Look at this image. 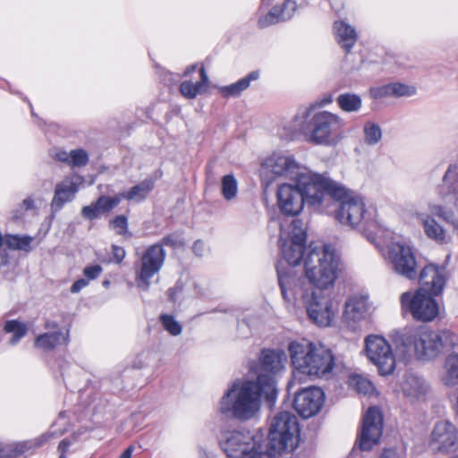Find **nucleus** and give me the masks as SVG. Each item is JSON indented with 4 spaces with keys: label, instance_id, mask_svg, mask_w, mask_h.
I'll return each mask as SVG.
<instances>
[{
    "label": "nucleus",
    "instance_id": "obj_59",
    "mask_svg": "<svg viewBox=\"0 0 458 458\" xmlns=\"http://www.w3.org/2000/svg\"><path fill=\"white\" fill-rule=\"evenodd\" d=\"M91 206L95 208L94 209L98 216L102 213H105L104 210H102V208L98 206V199L95 203H92Z\"/></svg>",
    "mask_w": 458,
    "mask_h": 458
},
{
    "label": "nucleus",
    "instance_id": "obj_25",
    "mask_svg": "<svg viewBox=\"0 0 458 458\" xmlns=\"http://www.w3.org/2000/svg\"><path fill=\"white\" fill-rule=\"evenodd\" d=\"M284 354L271 350H265L261 352L259 363L256 367H251V370L257 374V383L259 384V376L266 375L271 377L275 382V375L283 369Z\"/></svg>",
    "mask_w": 458,
    "mask_h": 458
},
{
    "label": "nucleus",
    "instance_id": "obj_54",
    "mask_svg": "<svg viewBox=\"0 0 458 458\" xmlns=\"http://www.w3.org/2000/svg\"><path fill=\"white\" fill-rule=\"evenodd\" d=\"M9 267H12L13 268L15 267V264H10L6 257H2L0 263V270L2 271V273L8 274Z\"/></svg>",
    "mask_w": 458,
    "mask_h": 458
},
{
    "label": "nucleus",
    "instance_id": "obj_50",
    "mask_svg": "<svg viewBox=\"0 0 458 458\" xmlns=\"http://www.w3.org/2000/svg\"><path fill=\"white\" fill-rule=\"evenodd\" d=\"M112 250H113L114 259L115 260V262L116 263L122 262L125 257V250L122 247H119L116 245L112 246Z\"/></svg>",
    "mask_w": 458,
    "mask_h": 458
},
{
    "label": "nucleus",
    "instance_id": "obj_61",
    "mask_svg": "<svg viewBox=\"0 0 458 458\" xmlns=\"http://www.w3.org/2000/svg\"><path fill=\"white\" fill-rule=\"evenodd\" d=\"M300 115H301V118H303V119H304V118H307V117L310 115V110H309L308 108L304 109V110H303V112H301V113L300 114ZM298 116H299V114H298L296 117H298Z\"/></svg>",
    "mask_w": 458,
    "mask_h": 458
},
{
    "label": "nucleus",
    "instance_id": "obj_18",
    "mask_svg": "<svg viewBox=\"0 0 458 458\" xmlns=\"http://www.w3.org/2000/svg\"><path fill=\"white\" fill-rule=\"evenodd\" d=\"M371 313L369 296L367 293H355L349 295L344 301L342 321L348 329L357 331L369 318Z\"/></svg>",
    "mask_w": 458,
    "mask_h": 458
},
{
    "label": "nucleus",
    "instance_id": "obj_41",
    "mask_svg": "<svg viewBox=\"0 0 458 458\" xmlns=\"http://www.w3.org/2000/svg\"><path fill=\"white\" fill-rule=\"evenodd\" d=\"M4 331L13 334L10 344H16L26 334L27 327L24 323L17 320H8L4 325Z\"/></svg>",
    "mask_w": 458,
    "mask_h": 458
},
{
    "label": "nucleus",
    "instance_id": "obj_11",
    "mask_svg": "<svg viewBox=\"0 0 458 458\" xmlns=\"http://www.w3.org/2000/svg\"><path fill=\"white\" fill-rule=\"evenodd\" d=\"M299 443L297 418L289 411L276 413L270 423L267 450L274 454L293 452Z\"/></svg>",
    "mask_w": 458,
    "mask_h": 458
},
{
    "label": "nucleus",
    "instance_id": "obj_16",
    "mask_svg": "<svg viewBox=\"0 0 458 458\" xmlns=\"http://www.w3.org/2000/svg\"><path fill=\"white\" fill-rule=\"evenodd\" d=\"M165 250L162 244H153L146 249L135 263V281L141 291H148L151 279L157 275L165 260Z\"/></svg>",
    "mask_w": 458,
    "mask_h": 458
},
{
    "label": "nucleus",
    "instance_id": "obj_8",
    "mask_svg": "<svg viewBox=\"0 0 458 458\" xmlns=\"http://www.w3.org/2000/svg\"><path fill=\"white\" fill-rule=\"evenodd\" d=\"M296 184L282 183L278 186L276 191V202L279 210L286 216L299 215L307 203L313 210L317 212H329L331 207V199L327 198L325 194L324 186L318 184L310 191V195L318 199V204H312L309 196L308 190L311 183L307 185H300L299 181H295Z\"/></svg>",
    "mask_w": 458,
    "mask_h": 458
},
{
    "label": "nucleus",
    "instance_id": "obj_38",
    "mask_svg": "<svg viewBox=\"0 0 458 458\" xmlns=\"http://www.w3.org/2000/svg\"><path fill=\"white\" fill-rule=\"evenodd\" d=\"M221 193L224 199L227 201L236 198L238 193V182L233 174H226L222 177Z\"/></svg>",
    "mask_w": 458,
    "mask_h": 458
},
{
    "label": "nucleus",
    "instance_id": "obj_33",
    "mask_svg": "<svg viewBox=\"0 0 458 458\" xmlns=\"http://www.w3.org/2000/svg\"><path fill=\"white\" fill-rule=\"evenodd\" d=\"M259 77V72L258 71H253L234 83H232L228 86L220 87L219 92L225 98L239 97L242 91L249 88L250 82L258 80Z\"/></svg>",
    "mask_w": 458,
    "mask_h": 458
},
{
    "label": "nucleus",
    "instance_id": "obj_36",
    "mask_svg": "<svg viewBox=\"0 0 458 458\" xmlns=\"http://www.w3.org/2000/svg\"><path fill=\"white\" fill-rule=\"evenodd\" d=\"M153 189L151 181H143L140 184L131 188L128 191L120 193L122 199L140 202L143 200Z\"/></svg>",
    "mask_w": 458,
    "mask_h": 458
},
{
    "label": "nucleus",
    "instance_id": "obj_17",
    "mask_svg": "<svg viewBox=\"0 0 458 458\" xmlns=\"http://www.w3.org/2000/svg\"><path fill=\"white\" fill-rule=\"evenodd\" d=\"M458 167L450 165L444 176L441 191H448L443 196V204H429L428 210L431 216H437L444 221L454 223V210L458 211Z\"/></svg>",
    "mask_w": 458,
    "mask_h": 458
},
{
    "label": "nucleus",
    "instance_id": "obj_19",
    "mask_svg": "<svg viewBox=\"0 0 458 458\" xmlns=\"http://www.w3.org/2000/svg\"><path fill=\"white\" fill-rule=\"evenodd\" d=\"M428 445L439 453H451L458 449V429L448 420L437 421L430 433Z\"/></svg>",
    "mask_w": 458,
    "mask_h": 458
},
{
    "label": "nucleus",
    "instance_id": "obj_43",
    "mask_svg": "<svg viewBox=\"0 0 458 458\" xmlns=\"http://www.w3.org/2000/svg\"><path fill=\"white\" fill-rule=\"evenodd\" d=\"M89 161L88 153L81 148H77L70 151L69 165L72 167H81L87 165Z\"/></svg>",
    "mask_w": 458,
    "mask_h": 458
},
{
    "label": "nucleus",
    "instance_id": "obj_13",
    "mask_svg": "<svg viewBox=\"0 0 458 458\" xmlns=\"http://www.w3.org/2000/svg\"><path fill=\"white\" fill-rule=\"evenodd\" d=\"M433 296L419 289L403 293L400 296L402 312L410 314L417 321H433L439 315V306Z\"/></svg>",
    "mask_w": 458,
    "mask_h": 458
},
{
    "label": "nucleus",
    "instance_id": "obj_12",
    "mask_svg": "<svg viewBox=\"0 0 458 458\" xmlns=\"http://www.w3.org/2000/svg\"><path fill=\"white\" fill-rule=\"evenodd\" d=\"M298 291L310 320L320 327H330L337 313L334 300L322 292L298 286L293 288L291 293H298Z\"/></svg>",
    "mask_w": 458,
    "mask_h": 458
},
{
    "label": "nucleus",
    "instance_id": "obj_29",
    "mask_svg": "<svg viewBox=\"0 0 458 458\" xmlns=\"http://www.w3.org/2000/svg\"><path fill=\"white\" fill-rule=\"evenodd\" d=\"M209 79L203 66L199 68V80L193 83L185 80L180 85L181 94L189 99L195 98L198 95L205 93L208 89Z\"/></svg>",
    "mask_w": 458,
    "mask_h": 458
},
{
    "label": "nucleus",
    "instance_id": "obj_21",
    "mask_svg": "<svg viewBox=\"0 0 458 458\" xmlns=\"http://www.w3.org/2000/svg\"><path fill=\"white\" fill-rule=\"evenodd\" d=\"M62 434V431L58 433L55 431H48L30 440L7 444L0 443V458H18L24 454L33 453L52 437H56Z\"/></svg>",
    "mask_w": 458,
    "mask_h": 458
},
{
    "label": "nucleus",
    "instance_id": "obj_57",
    "mask_svg": "<svg viewBox=\"0 0 458 458\" xmlns=\"http://www.w3.org/2000/svg\"><path fill=\"white\" fill-rule=\"evenodd\" d=\"M333 102V97L332 95H327V96H325L323 97L320 101H319V106H325L327 105H329Z\"/></svg>",
    "mask_w": 458,
    "mask_h": 458
},
{
    "label": "nucleus",
    "instance_id": "obj_60",
    "mask_svg": "<svg viewBox=\"0 0 458 458\" xmlns=\"http://www.w3.org/2000/svg\"><path fill=\"white\" fill-rule=\"evenodd\" d=\"M197 69V64H191V66L187 67L184 72V76H188L191 72L195 71Z\"/></svg>",
    "mask_w": 458,
    "mask_h": 458
},
{
    "label": "nucleus",
    "instance_id": "obj_42",
    "mask_svg": "<svg viewBox=\"0 0 458 458\" xmlns=\"http://www.w3.org/2000/svg\"><path fill=\"white\" fill-rule=\"evenodd\" d=\"M160 321L164 327V328L172 335H179L182 333V326L181 324L175 320V318L171 315H162L160 317Z\"/></svg>",
    "mask_w": 458,
    "mask_h": 458
},
{
    "label": "nucleus",
    "instance_id": "obj_63",
    "mask_svg": "<svg viewBox=\"0 0 458 458\" xmlns=\"http://www.w3.org/2000/svg\"><path fill=\"white\" fill-rule=\"evenodd\" d=\"M109 284V282L108 281H105L104 282V285L107 286Z\"/></svg>",
    "mask_w": 458,
    "mask_h": 458
},
{
    "label": "nucleus",
    "instance_id": "obj_14",
    "mask_svg": "<svg viewBox=\"0 0 458 458\" xmlns=\"http://www.w3.org/2000/svg\"><path fill=\"white\" fill-rule=\"evenodd\" d=\"M364 352L368 360L377 368L380 376L392 375L398 355L391 344L382 335H369L364 339Z\"/></svg>",
    "mask_w": 458,
    "mask_h": 458
},
{
    "label": "nucleus",
    "instance_id": "obj_28",
    "mask_svg": "<svg viewBox=\"0 0 458 458\" xmlns=\"http://www.w3.org/2000/svg\"><path fill=\"white\" fill-rule=\"evenodd\" d=\"M417 89L414 86L402 83H389L384 86L373 88L370 94L374 98H383L387 97H411L415 95Z\"/></svg>",
    "mask_w": 458,
    "mask_h": 458
},
{
    "label": "nucleus",
    "instance_id": "obj_44",
    "mask_svg": "<svg viewBox=\"0 0 458 458\" xmlns=\"http://www.w3.org/2000/svg\"><path fill=\"white\" fill-rule=\"evenodd\" d=\"M121 194H117L114 197L100 196L98 198V206L104 210V212H109L115 208L122 200Z\"/></svg>",
    "mask_w": 458,
    "mask_h": 458
},
{
    "label": "nucleus",
    "instance_id": "obj_58",
    "mask_svg": "<svg viewBox=\"0 0 458 458\" xmlns=\"http://www.w3.org/2000/svg\"><path fill=\"white\" fill-rule=\"evenodd\" d=\"M133 450V446H129L123 452L119 458H131Z\"/></svg>",
    "mask_w": 458,
    "mask_h": 458
},
{
    "label": "nucleus",
    "instance_id": "obj_23",
    "mask_svg": "<svg viewBox=\"0 0 458 458\" xmlns=\"http://www.w3.org/2000/svg\"><path fill=\"white\" fill-rule=\"evenodd\" d=\"M446 279V271L444 267L428 264L420 273V288L419 290L437 296L443 293Z\"/></svg>",
    "mask_w": 458,
    "mask_h": 458
},
{
    "label": "nucleus",
    "instance_id": "obj_30",
    "mask_svg": "<svg viewBox=\"0 0 458 458\" xmlns=\"http://www.w3.org/2000/svg\"><path fill=\"white\" fill-rule=\"evenodd\" d=\"M69 340L68 331H63L60 328L53 332H47L38 335L35 339V346L44 351L56 348L60 345H66Z\"/></svg>",
    "mask_w": 458,
    "mask_h": 458
},
{
    "label": "nucleus",
    "instance_id": "obj_31",
    "mask_svg": "<svg viewBox=\"0 0 458 458\" xmlns=\"http://www.w3.org/2000/svg\"><path fill=\"white\" fill-rule=\"evenodd\" d=\"M335 38L339 45L349 52L355 45L358 35L355 29L344 21H336L334 23Z\"/></svg>",
    "mask_w": 458,
    "mask_h": 458
},
{
    "label": "nucleus",
    "instance_id": "obj_27",
    "mask_svg": "<svg viewBox=\"0 0 458 458\" xmlns=\"http://www.w3.org/2000/svg\"><path fill=\"white\" fill-rule=\"evenodd\" d=\"M297 9L293 0H285L282 6H274L267 14L259 20L261 28L291 19Z\"/></svg>",
    "mask_w": 458,
    "mask_h": 458
},
{
    "label": "nucleus",
    "instance_id": "obj_34",
    "mask_svg": "<svg viewBox=\"0 0 458 458\" xmlns=\"http://www.w3.org/2000/svg\"><path fill=\"white\" fill-rule=\"evenodd\" d=\"M442 381L446 386L458 385V354L452 353L445 359Z\"/></svg>",
    "mask_w": 458,
    "mask_h": 458
},
{
    "label": "nucleus",
    "instance_id": "obj_20",
    "mask_svg": "<svg viewBox=\"0 0 458 458\" xmlns=\"http://www.w3.org/2000/svg\"><path fill=\"white\" fill-rule=\"evenodd\" d=\"M383 431V419L377 407H370L363 418V423L358 438L359 447L362 451H370L379 443Z\"/></svg>",
    "mask_w": 458,
    "mask_h": 458
},
{
    "label": "nucleus",
    "instance_id": "obj_52",
    "mask_svg": "<svg viewBox=\"0 0 458 458\" xmlns=\"http://www.w3.org/2000/svg\"><path fill=\"white\" fill-rule=\"evenodd\" d=\"M89 284V280L86 278H81L78 279L73 283V284L71 287V292L72 293H79L81 289L85 288Z\"/></svg>",
    "mask_w": 458,
    "mask_h": 458
},
{
    "label": "nucleus",
    "instance_id": "obj_39",
    "mask_svg": "<svg viewBox=\"0 0 458 458\" xmlns=\"http://www.w3.org/2000/svg\"><path fill=\"white\" fill-rule=\"evenodd\" d=\"M33 238L30 236L6 235L4 238V243L12 250H20L29 251Z\"/></svg>",
    "mask_w": 458,
    "mask_h": 458
},
{
    "label": "nucleus",
    "instance_id": "obj_48",
    "mask_svg": "<svg viewBox=\"0 0 458 458\" xmlns=\"http://www.w3.org/2000/svg\"><path fill=\"white\" fill-rule=\"evenodd\" d=\"M94 208H95L92 207L91 205L83 207L81 209L82 216L89 220H93L98 217V215L97 214Z\"/></svg>",
    "mask_w": 458,
    "mask_h": 458
},
{
    "label": "nucleus",
    "instance_id": "obj_4",
    "mask_svg": "<svg viewBox=\"0 0 458 458\" xmlns=\"http://www.w3.org/2000/svg\"><path fill=\"white\" fill-rule=\"evenodd\" d=\"M279 243L281 253L287 263L285 267L280 262L277 267L278 282L284 300L290 301L293 288H296V278L292 267L304 261L306 250V229L301 220H293L286 229L280 233Z\"/></svg>",
    "mask_w": 458,
    "mask_h": 458
},
{
    "label": "nucleus",
    "instance_id": "obj_10",
    "mask_svg": "<svg viewBox=\"0 0 458 458\" xmlns=\"http://www.w3.org/2000/svg\"><path fill=\"white\" fill-rule=\"evenodd\" d=\"M220 445L227 458H267L268 454L260 433L225 431L221 436Z\"/></svg>",
    "mask_w": 458,
    "mask_h": 458
},
{
    "label": "nucleus",
    "instance_id": "obj_49",
    "mask_svg": "<svg viewBox=\"0 0 458 458\" xmlns=\"http://www.w3.org/2000/svg\"><path fill=\"white\" fill-rule=\"evenodd\" d=\"M403 452L395 448L385 449L379 458H403Z\"/></svg>",
    "mask_w": 458,
    "mask_h": 458
},
{
    "label": "nucleus",
    "instance_id": "obj_40",
    "mask_svg": "<svg viewBox=\"0 0 458 458\" xmlns=\"http://www.w3.org/2000/svg\"><path fill=\"white\" fill-rule=\"evenodd\" d=\"M364 141L368 145H376L382 139V130L380 126L371 121L365 123L363 126Z\"/></svg>",
    "mask_w": 458,
    "mask_h": 458
},
{
    "label": "nucleus",
    "instance_id": "obj_53",
    "mask_svg": "<svg viewBox=\"0 0 458 458\" xmlns=\"http://www.w3.org/2000/svg\"><path fill=\"white\" fill-rule=\"evenodd\" d=\"M71 445L70 441L63 439L58 445V452H60L59 458H66L65 454Z\"/></svg>",
    "mask_w": 458,
    "mask_h": 458
},
{
    "label": "nucleus",
    "instance_id": "obj_45",
    "mask_svg": "<svg viewBox=\"0 0 458 458\" xmlns=\"http://www.w3.org/2000/svg\"><path fill=\"white\" fill-rule=\"evenodd\" d=\"M111 227L117 232L119 234L125 233L127 229V219L123 216H118L110 223Z\"/></svg>",
    "mask_w": 458,
    "mask_h": 458
},
{
    "label": "nucleus",
    "instance_id": "obj_62",
    "mask_svg": "<svg viewBox=\"0 0 458 458\" xmlns=\"http://www.w3.org/2000/svg\"><path fill=\"white\" fill-rule=\"evenodd\" d=\"M276 454H274L273 453H269L267 454V458H274Z\"/></svg>",
    "mask_w": 458,
    "mask_h": 458
},
{
    "label": "nucleus",
    "instance_id": "obj_46",
    "mask_svg": "<svg viewBox=\"0 0 458 458\" xmlns=\"http://www.w3.org/2000/svg\"><path fill=\"white\" fill-rule=\"evenodd\" d=\"M160 244H162L163 247L166 245L178 248L183 245V240L179 234L174 233L163 238Z\"/></svg>",
    "mask_w": 458,
    "mask_h": 458
},
{
    "label": "nucleus",
    "instance_id": "obj_22",
    "mask_svg": "<svg viewBox=\"0 0 458 458\" xmlns=\"http://www.w3.org/2000/svg\"><path fill=\"white\" fill-rule=\"evenodd\" d=\"M325 401L324 392L318 387L305 388L296 394L293 406L296 411L303 418L316 415Z\"/></svg>",
    "mask_w": 458,
    "mask_h": 458
},
{
    "label": "nucleus",
    "instance_id": "obj_9",
    "mask_svg": "<svg viewBox=\"0 0 458 458\" xmlns=\"http://www.w3.org/2000/svg\"><path fill=\"white\" fill-rule=\"evenodd\" d=\"M345 122L337 114L329 111H318L312 114L308 123L301 130L309 143L335 147L345 137Z\"/></svg>",
    "mask_w": 458,
    "mask_h": 458
},
{
    "label": "nucleus",
    "instance_id": "obj_24",
    "mask_svg": "<svg viewBox=\"0 0 458 458\" xmlns=\"http://www.w3.org/2000/svg\"><path fill=\"white\" fill-rule=\"evenodd\" d=\"M84 182L83 177L72 174L58 182L55 188V195L51 202L54 211L60 210L65 203L71 202Z\"/></svg>",
    "mask_w": 458,
    "mask_h": 458
},
{
    "label": "nucleus",
    "instance_id": "obj_2",
    "mask_svg": "<svg viewBox=\"0 0 458 458\" xmlns=\"http://www.w3.org/2000/svg\"><path fill=\"white\" fill-rule=\"evenodd\" d=\"M389 338L398 359L405 362L413 358L424 361L433 360L457 343V336L449 331L437 332L415 327L395 329L390 333Z\"/></svg>",
    "mask_w": 458,
    "mask_h": 458
},
{
    "label": "nucleus",
    "instance_id": "obj_56",
    "mask_svg": "<svg viewBox=\"0 0 458 458\" xmlns=\"http://www.w3.org/2000/svg\"><path fill=\"white\" fill-rule=\"evenodd\" d=\"M34 207V201L30 198H27L22 201L21 208H24L26 210L31 209Z\"/></svg>",
    "mask_w": 458,
    "mask_h": 458
},
{
    "label": "nucleus",
    "instance_id": "obj_15",
    "mask_svg": "<svg viewBox=\"0 0 458 458\" xmlns=\"http://www.w3.org/2000/svg\"><path fill=\"white\" fill-rule=\"evenodd\" d=\"M382 253L394 273L409 280L417 277V260L413 247L409 242L393 241Z\"/></svg>",
    "mask_w": 458,
    "mask_h": 458
},
{
    "label": "nucleus",
    "instance_id": "obj_6",
    "mask_svg": "<svg viewBox=\"0 0 458 458\" xmlns=\"http://www.w3.org/2000/svg\"><path fill=\"white\" fill-rule=\"evenodd\" d=\"M259 174L263 184L268 187L276 179L283 177L285 179L299 181L300 185H307L310 182L308 196L312 204L319 203L318 199L310 195V191L320 183L326 174L313 173L300 165L293 156L283 152H273L267 156L260 164Z\"/></svg>",
    "mask_w": 458,
    "mask_h": 458
},
{
    "label": "nucleus",
    "instance_id": "obj_5",
    "mask_svg": "<svg viewBox=\"0 0 458 458\" xmlns=\"http://www.w3.org/2000/svg\"><path fill=\"white\" fill-rule=\"evenodd\" d=\"M288 350L294 369L291 384L301 381L302 376L327 377L332 373L335 367L333 353L320 343L293 342Z\"/></svg>",
    "mask_w": 458,
    "mask_h": 458
},
{
    "label": "nucleus",
    "instance_id": "obj_32",
    "mask_svg": "<svg viewBox=\"0 0 458 458\" xmlns=\"http://www.w3.org/2000/svg\"><path fill=\"white\" fill-rule=\"evenodd\" d=\"M417 217L423 226L425 234L437 242H444L445 240V230L438 224L434 217L428 214L420 213Z\"/></svg>",
    "mask_w": 458,
    "mask_h": 458
},
{
    "label": "nucleus",
    "instance_id": "obj_55",
    "mask_svg": "<svg viewBox=\"0 0 458 458\" xmlns=\"http://www.w3.org/2000/svg\"><path fill=\"white\" fill-rule=\"evenodd\" d=\"M192 249L197 256H202L205 250V244L201 241H196Z\"/></svg>",
    "mask_w": 458,
    "mask_h": 458
},
{
    "label": "nucleus",
    "instance_id": "obj_64",
    "mask_svg": "<svg viewBox=\"0 0 458 458\" xmlns=\"http://www.w3.org/2000/svg\"><path fill=\"white\" fill-rule=\"evenodd\" d=\"M51 327V324H50V323H47V327L48 328V327Z\"/></svg>",
    "mask_w": 458,
    "mask_h": 458
},
{
    "label": "nucleus",
    "instance_id": "obj_51",
    "mask_svg": "<svg viewBox=\"0 0 458 458\" xmlns=\"http://www.w3.org/2000/svg\"><path fill=\"white\" fill-rule=\"evenodd\" d=\"M53 157L60 162L66 163L69 165L70 161V152L64 150H56L53 154Z\"/></svg>",
    "mask_w": 458,
    "mask_h": 458
},
{
    "label": "nucleus",
    "instance_id": "obj_7",
    "mask_svg": "<svg viewBox=\"0 0 458 458\" xmlns=\"http://www.w3.org/2000/svg\"><path fill=\"white\" fill-rule=\"evenodd\" d=\"M304 275L318 289L334 285L341 271V259L335 249L325 243H310L304 258Z\"/></svg>",
    "mask_w": 458,
    "mask_h": 458
},
{
    "label": "nucleus",
    "instance_id": "obj_26",
    "mask_svg": "<svg viewBox=\"0 0 458 458\" xmlns=\"http://www.w3.org/2000/svg\"><path fill=\"white\" fill-rule=\"evenodd\" d=\"M403 395L411 402L422 400L428 390L426 380L415 373H407L401 385Z\"/></svg>",
    "mask_w": 458,
    "mask_h": 458
},
{
    "label": "nucleus",
    "instance_id": "obj_37",
    "mask_svg": "<svg viewBox=\"0 0 458 458\" xmlns=\"http://www.w3.org/2000/svg\"><path fill=\"white\" fill-rule=\"evenodd\" d=\"M348 384L350 387L361 394L372 395L376 393V388L373 383L368 377L362 375H351L348 379Z\"/></svg>",
    "mask_w": 458,
    "mask_h": 458
},
{
    "label": "nucleus",
    "instance_id": "obj_3",
    "mask_svg": "<svg viewBox=\"0 0 458 458\" xmlns=\"http://www.w3.org/2000/svg\"><path fill=\"white\" fill-rule=\"evenodd\" d=\"M262 395L269 401L276 395V382L266 375L259 376V384L250 380L234 382L222 396L219 411L238 420H250L259 413Z\"/></svg>",
    "mask_w": 458,
    "mask_h": 458
},
{
    "label": "nucleus",
    "instance_id": "obj_1",
    "mask_svg": "<svg viewBox=\"0 0 458 458\" xmlns=\"http://www.w3.org/2000/svg\"><path fill=\"white\" fill-rule=\"evenodd\" d=\"M319 184L324 186L327 198L332 201L330 211L325 213L334 212L335 220L343 225L351 228L362 226L366 238L375 243L377 230L375 210L366 207L364 199L327 174Z\"/></svg>",
    "mask_w": 458,
    "mask_h": 458
},
{
    "label": "nucleus",
    "instance_id": "obj_35",
    "mask_svg": "<svg viewBox=\"0 0 458 458\" xmlns=\"http://www.w3.org/2000/svg\"><path fill=\"white\" fill-rule=\"evenodd\" d=\"M339 108L345 113H356L362 107L361 98L353 93H343L336 98Z\"/></svg>",
    "mask_w": 458,
    "mask_h": 458
},
{
    "label": "nucleus",
    "instance_id": "obj_47",
    "mask_svg": "<svg viewBox=\"0 0 458 458\" xmlns=\"http://www.w3.org/2000/svg\"><path fill=\"white\" fill-rule=\"evenodd\" d=\"M102 272V267L99 265L89 266L83 269V275L87 280L96 279Z\"/></svg>",
    "mask_w": 458,
    "mask_h": 458
}]
</instances>
